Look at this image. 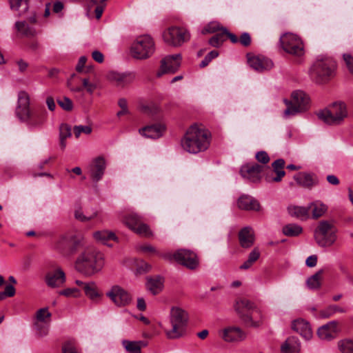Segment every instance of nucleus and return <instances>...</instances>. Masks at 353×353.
<instances>
[{
    "mask_svg": "<svg viewBox=\"0 0 353 353\" xmlns=\"http://www.w3.org/2000/svg\"><path fill=\"white\" fill-rule=\"evenodd\" d=\"M164 257L165 259L172 257L177 263L191 270L195 269L199 265L196 254L189 250L181 249L177 250L172 256L166 254Z\"/></svg>",
    "mask_w": 353,
    "mask_h": 353,
    "instance_id": "4468645a",
    "label": "nucleus"
},
{
    "mask_svg": "<svg viewBox=\"0 0 353 353\" xmlns=\"http://www.w3.org/2000/svg\"><path fill=\"white\" fill-rule=\"evenodd\" d=\"M51 313L48 311V308L39 309L36 314V322H40L43 323H50Z\"/></svg>",
    "mask_w": 353,
    "mask_h": 353,
    "instance_id": "49530a36",
    "label": "nucleus"
},
{
    "mask_svg": "<svg viewBox=\"0 0 353 353\" xmlns=\"http://www.w3.org/2000/svg\"><path fill=\"white\" fill-rule=\"evenodd\" d=\"M343 59L349 73L353 77V57L348 53L343 54Z\"/></svg>",
    "mask_w": 353,
    "mask_h": 353,
    "instance_id": "864d4df0",
    "label": "nucleus"
},
{
    "mask_svg": "<svg viewBox=\"0 0 353 353\" xmlns=\"http://www.w3.org/2000/svg\"><path fill=\"white\" fill-rule=\"evenodd\" d=\"M97 212H94L92 214L86 212L85 214H84L81 208L76 209L74 211L75 219L81 222L90 221L97 216Z\"/></svg>",
    "mask_w": 353,
    "mask_h": 353,
    "instance_id": "c03bdc74",
    "label": "nucleus"
},
{
    "mask_svg": "<svg viewBox=\"0 0 353 353\" xmlns=\"http://www.w3.org/2000/svg\"><path fill=\"white\" fill-rule=\"evenodd\" d=\"M122 345L128 353H141V349L146 343L143 341L123 340Z\"/></svg>",
    "mask_w": 353,
    "mask_h": 353,
    "instance_id": "c9c22d12",
    "label": "nucleus"
},
{
    "mask_svg": "<svg viewBox=\"0 0 353 353\" xmlns=\"http://www.w3.org/2000/svg\"><path fill=\"white\" fill-rule=\"evenodd\" d=\"M256 159L263 164H267L269 163L270 159L268 154L265 151L258 152L255 155Z\"/></svg>",
    "mask_w": 353,
    "mask_h": 353,
    "instance_id": "680f3d73",
    "label": "nucleus"
},
{
    "mask_svg": "<svg viewBox=\"0 0 353 353\" xmlns=\"http://www.w3.org/2000/svg\"><path fill=\"white\" fill-rule=\"evenodd\" d=\"M105 295L116 306L119 307L128 305L132 300L130 293L118 285L112 286Z\"/></svg>",
    "mask_w": 353,
    "mask_h": 353,
    "instance_id": "ddd939ff",
    "label": "nucleus"
},
{
    "mask_svg": "<svg viewBox=\"0 0 353 353\" xmlns=\"http://www.w3.org/2000/svg\"><path fill=\"white\" fill-rule=\"evenodd\" d=\"M151 268L150 265L145 261H141L140 264L137 265V271L139 274H143L148 272Z\"/></svg>",
    "mask_w": 353,
    "mask_h": 353,
    "instance_id": "338daca9",
    "label": "nucleus"
},
{
    "mask_svg": "<svg viewBox=\"0 0 353 353\" xmlns=\"http://www.w3.org/2000/svg\"><path fill=\"white\" fill-rule=\"evenodd\" d=\"M300 343L294 336L289 337L281 346L282 353H299L300 351Z\"/></svg>",
    "mask_w": 353,
    "mask_h": 353,
    "instance_id": "f704fd0d",
    "label": "nucleus"
},
{
    "mask_svg": "<svg viewBox=\"0 0 353 353\" xmlns=\"http://www.w3.org/2000/svg\"><path fill=\"white\" fill-rule=\"evenodd\" d=\"M238 207L241 210H259L260 205L259 202L248 195H243L238 199Z\"/></svg>",
    "mask_w": 353,
    "mask_h": 353,
    "instance_id": "2f4dec72",
    "label": "nucleus"
},
{
    "mask_svg": "<svg viewBox=\"0 0 353 353\" xmlns=\"http://www.w3.org/2000/svg\"><path fill=\"white\" fill-rule=\"evenodd\" d=\"M80 244V240L72 234L65 233L54 239L53 249L63 256L74 254Z\"/></svg>",
    "mask_w": 353,
    "mask_h": 353,
    "instance_id": "6e6552de",
    "label": "nucleus"
},
{
    "mask_svg": "<svg viewBox=\"0 0 353 353\" xmlns=\"http://www.w3.org/2000/svg\"><path fill=\"white\" fill-rule=\"evenodd\" d=\"M165 129L163 123H156L139 129V133L148 138L158 139L163 136Z\"/></svg>",
    "mask_w": 353,
    "mask_h": 353,
    "instance_id": "bb28decb",
    "label": "nucleus"
},
{
    "mask_svg": "<svg viewBox=\"0 0 353 353\" xmlns=\"http://www.w3.org/2000/svg\"><path fill=\"white\" fill-rule=\"evenodd\" d=\"M285 162L283 159H279L272 163V170L267 174L265 180L268 182H280L285 175L284 171Z\"/></svg>",
    "mask_w": 353,
    "mask_h": 353,
    "instance_id": "aec40b11",
    "label": "nucleus"
},
{
    "mask_svg": "<svg viewBox=\"0 0 353 353\" xmlns=\"http://www.w3.org/2000/svg\"><path fill=\"white\" fill-rule=\"evenodd\" d=\"M141 111L148 114H154L158 112L159 108L154 105H143L141 107Z\"/></svg>",
    "mask_w": 353,
    "mask_h": 353,
    "instance_id": "e2e57ef3",
    "label": "nucleus"
},
{
    "mask_svg": "<svg viewBox=\"0 0 353 353\" xmlns=\"http://www.w3.org/2000/svg\"><path fill=\"white\" fill-rule=\"evenodd\" d=\"M323 270H319L307 279L306 284L310 290H317L321 287Z\"/></svg>",
    "mask_w": 353,
    "mask_h": 353,
    "instance_id": "a19ab883",
    "label": "nucleus"
},
{
    "mask_svg": "<svg viewBox=\"0 0 353 353\" xmlns=\"http://www.w3.org/2000/svg\"><path fill=\"white\" fill-rule=\"evenodd\" d=\"M12 10H19L21 7L26 11L28 8V0H10Z\"/></svg>",
    "mask_w": 353,
    "mask_h": 353,
    "instance_id": "8fccbe9b",
    "label": "nucleus"
},
{
    "mask_svg": "<svg viewBox=\"0 0 353 353\" xmlns=\"http://www.w3.org/2000/svg\"><path fill=\"white\" fill-rule=\"evenodd\" d=\"M155 51L153 39L148 34L141 35L132 43L130 54L136 59H146L150 57Z\"/></svg>",
    "mask_w": 353,
    "mask_h": 353,
    "instance_id": "39448f33",
    "label": "nucleus"
},
{
    "mask_svg": "<svg viewBox=\"0 0 353 353\" xmlns=\"http://www.w3.org/2000/svg\"><path fill=\"white\" fill-rule=\"evenodd\" d=\"M280 43L285 52L301 57L304 54V46L302 40L296 34L285 33L280 37Z\"/></svg>",
    "mask_w": 353,
    "mask_h": 353,
    "instance_id": "9b49d317",
    "label": "nucleus"
},
{
    "mask_svg": "<svg viewBox=\"0 0 353 353\" xmlns=\"http://www.w3.org/2000/svg\"><path fill=\"white\" fill-rule=\"evenodd\" d=\"M338 346L342 353H353V341L352 340H341L339 342Z\"/></svg>",
    "mask_w": 353,
    "mask_h": 353,
    "instance_id": "09e8293b",
    "label": "nucleus"
},
{
    "mask_svg": "<svg viewBox=\"0 0 353 353\" xmlns=\"http://www.w3.org/2000/svg\"><path fill=\"white\" fill-rule=\"evenodd\" d=\"M59 137L60 138H68L71 137V128L69 125L63 123L61 124L59 129Z\"/></svg>",
    "mask_w": 353,
    "mask_h": 353,
    "instance_id": "13d9d810",
    "label": "nucleus"
},
{
    "mask_svg": "<svg viewBox=\"0 0 353 353\" xmlns=\"http://www.w3.org/2000/svg\"><path fill=\"white\" fill-rule=\"evenodd\" d=\"M76 138H79L81 133L89 134L92 132V128L89 125H75L73 129Z\"/></svg>",
    "mask_w": 353,
    "mask_h": 353,
    "instance_id": "603ef678",
    "label": "nucleus"
},
{
    "mask_svg": "<svg viewBox=\"0 0 353 353\" xmlns=\"http://www.w3.org/2000/svg\"><path fill=\"white\" fill-rule=\"evenodd\" d=\"M123 222L130 230L139 235L145 237L152 235L148 225L143 223L141 217L135 213H130L125 216Z\"/></svg>",
    "mask_w": 353,
    "mask_h": 353,
    "instance_id": "2eb2a0df",
    "label": "nucleus"
},
{
    "mask_svg": "<svg viewBox=\"0 0 353 353\" xmlns=\"http://www.w3.org/2000/svg\"><path fill=\"white\" fill-rule=\"evenodd\" d=\"M81 85H77L72 82H68L70 90L75 94L77 100L82 102L84 97V91L85 90L89 94L92 95L97 88V85L90 82L88 79H81Z\"/></svg>",
    "mask_w": 353,
    "mask_h": 353,
    "instance_id": "f3484780",
    "label": "nucleus"
},
{
    "mask_svg": "<svg viewBox=\"0 0 353 353\" xmlns=\"http://www.w3.org/2000/svg\"><path fill=\"white\" fill-rule=\"evenodd\" d=\"M287 108L284 111V116L288 117L307 108L310 98L303 91L296 90L292 94V101L284 100Z\"/></svg>",
    "mask_w": 353,
    "mask_h": 353,
    "instance_id": "9d476101",
    "label": "nucleus"
},
{
    "mask_svg": "<svg viewBox=\"0 0 353 353\" xmlns=\"http://www.w3.org/2000/svg\"><path fill=\"white\" fill-rule=\"evenodd\" d=\"M30 96L25 91H20L18 94V105L16 114L20 119L21 117H27V113L30 110Z\"/></svg>",
    "mask_w": 353,
    "mask_h": 353,
    "instance_id": "c85d7f7f",
    "label": "nucleus"
},
{
    "mask_svg": "<svg viewBox=\"0 0 353 353\" xmlns=\"http://www.w3.org/2000/svg\"><path fill=\"white\" fill-rule=\"evenodd\" d=\"M92 236L96 241L104 245H108V246H110V245L108 244L110 241L117 240V237L114 232L106 230L96 231L93 232Z\"/></svg>",
    "mask_w": 353,
    "mask_h": 353,
    "instance_id": "473e14b6",
    "label": "nucleus"
},
{
    "mask_svg": "<svg viewBox=\"0 0 353 353\" xmlns=\"http://www.w3.org/2000/svg\"><path fill=\"white\" fill-rule=\"evenodd\" d=\"M137 250L139 252H141L142 253H145V254H159L157 249L150 244H143V245H139L137 247Z\"/></svg>",
    "mask_w": 353,
    "mask_h": 353,
    "instance_id": "5fc2aeb1",
    "label": "nucleus"
},
{
    "mask_svg": "<svg viewBox=\"0 0 353 353\" xmlns=\"http://www.w3.org/2000/svg\"><path fill=\"white\" fill-rule=\"evenodd\" d=\"M282 231L287 236H297L302 232L303 229L297 224L290 223L283 226Z\"/></svg>",
    "mask_w": 353,
    "mask_h": 353,
    "instance_id": "37998d69",
    "label": "nucleus"
},
{
    "mask_svg": "<svg viewBox=\"0 0 353 353\" xmlns=\"http://www.w3.org/2000/svg\"><path fill=\"white\" fill-rule=\"evenodd\" d=\"M83 290L85 294L92 301L97 302L102 297V293L94 282H88L85 284Z\"/></svg>",
    "mask_w": 353,
    "mask_h": 353,
    "instance_id": "72a5a7b5",
    "label": "nucleus"
},
{
    "mask_svg": "<svg viewBox=\"0 0 353 353\" xmlns=\"http://www.w3.org/2000/svg\"><path fill=\"white\" fill-rule=\"evenodd\" d=\"M221 28H224L222 27L219 23L216 21H212L204 26V28L201 30V34H206L214 33L218 31H221Z\"/></svg>",
    "mask_w": 353,
    "mask_h": 353,
    "instance_id": "de8ad7c7",
    "label": "nucleus"
},
{
    "mask_svg": "<svg viewBox=\"0 0 353 353\" xmlns=\"http://www.w3.org/2000/svg\"><path fill=\"white\" fill-rule=\"evenodd\" d=\"M338 323L332 321L319 328L317 334L321 339L330 340L334 338L336 334Z\"/></svg>",
    "mask_w": 353,
    "mask_h": 353,
    "instance_id": "c756f323",
    "label": "nucleus"
},
{
    "mask_svg": "<svg viewBox=\"0 0 353 353\" xmlns=\"http://www.w3.org/2000/svg\"><path fill=\"white\" fill-rule=\"evenodd\" d=\"M163 281L160 276L150 278L147 282V289L154 295L159 294L163 289Z\"/></svg>",
    "mask_w": 353,
    "mask_h": 353,
    "instance_id": "e433bc0d",
    "label": "nucleus"
},
{
    "mask_svg": "<svg viewBox=\"0 0 353 353\" xmlns=\"http://www.w3.org/2000/svg\"><path fill=\"white\" fill-rule=\"evenodd\" d=\"M347 112L345 103H334L327 108L321 110L317 116L319 119L328 125H339L347 117Z\"/></svg>",
    "mask_w": 353,
    "mask_h": 353,
    "instance_id": "423d86ee",
    "label": "nucleus"
},
{
    "mask_svg": "<svg viewBox=\"0 0 353 353\" xmlns=\"http://www.w3.org/2000/svg\"><path fill=\"white\" fill-rule=\"evenodd\" d=\"M45 281L47 285L50 288L61 287L65 282V272L61 268L57 267L47 272Z\"/></svg>",
    "mask_w": 353,
    "mask_h": 353,
    "instance_id": "6ab92c4d",
    "label": "nucleus"
},
{
    "mask_svg": "<svg viewBox=\"0 0 353 353\" xmlns=\"http://www.w3.org/2000/svg\"><path fill=\"white\" fill-rule=\"evenodd\" d=\"M292 327L306 340H310L312 336V332L309 323L303 319L294 321Z\"/></svg>",
    "mask_w": 353,
    "mask_h": 353,
    "instance_id": "7c9ffc66",
    "label": "nucleus"
},
{
    "mask_svg": "<svg viewBox=\"0 0 353 353\" xmlns=\"http://www.w3.org/2000/svg\"><path fill=\"white\" fill-rule=\"evenodd\" d=\"M118 105L121 108V110L119 111L117 114L119 117L129 113L128 103L125 99H120L118 101Z\"/></svg>",
    "mask_w": 353,
    "mask_h": 353,
    "instance_id": "4d7b16f0",
    "label": "nucleus"
},
{
    "mask_svg": "<svg viewBox=\"0 0 353 353\" xmlns=\"http://www.w3.org/2000/svg\"><path fill=\"white\" fill-rule=\"evenodd\" d=\"M234 308L242 323L248 327H259L263 324L261 311L250 300L239 298L235 301Z\"/></svg>",
    "mask_w": 353,
    "mask_h": 353,
    "instance_id": "7ed1b4c3",
    "label": "nucleus"
},
{
    "mask_svg": "<svg viewBox=\"0 0 353 353\" xmlns=\"http://www.w3.org/2000/svg\"><path fill=\"white\" fill-rule=\"evenodd\" d=\"M163 38L168 45L177 47L189 41L190 34L184 28L172 26L164 31Z\"/></svg>",
    "mask_w": 353,
    "mask_h": 353,
    "instance_id": "f8f14e48",
    "label": "nucleus"
},
{
    "mask_svg": "<svg viewBox=\"0 0 353 353\" xmlns=\"http://www.w3.org/2000/svg\"><path fill=\"white\" fill-rule=\"evenodd\" d=\"M63 353H79L74 343L72 341L65 343L62 347Z\"/></svg>",
    "mask_w": 353,
    "mask_h": 353,
    "instance_id": "052dcab7",
    "label": "nucleus"
},
{
    "mask_svg": "<svg viewBox=\"0 0 353 353\" xmlns=\"http://www.w3.org/2000/svg\"><path fill=\"white\" fill-rule=\"evenodd\" d=\"M336 63L330 58L316 60L310 69L311 77L318 83L327 81L334 74Z\"/></svg>",
    "mask_w": 353,
    "mask_h": 353,
    "instance_id": "20e7f679",
    "label": "nucleus"
},
{
    "mask_svg": "<svg viewBox=\"0 0 353 353\" xmlns=\"http://www.w3.org/2000/svg\"><path fill=\"white\" fill-rule=\"evenodd\" d=\"M27 114V117H21L20 119L26 121L31 126L35 127L42 125L46 119V113L43 110L32 109L30 110Z\"/></svg>",
    "mask_w": 353,
    "mask_h": 353,
    "instance_id": "a878e982",
    "label": "nucleus"
},
{
    "mask_svg": "<svg viewBox=\"0 0 353 353\" xmlns=\"http://www.w3.org/2000/svg\"><path fill=\"white\" fill-rule=\"evenodd\" d=\"M239 41L241 43V44L243 46H249L251 43V37L249 33L244 32L243 33L239 39Z\"/></svg>",
    "mask_w": 353,
    "mask_h": 353,
    "instance_id": "0e129e2a",
    "label": "nucleus"
},
{
    "mask_svg": "<svg viewBox=\"0 0 353 353\" xmlns=\"http://www.w3.org/2000/svg\"><path fill=\"white\" fill-rule=\"evenodd\" d=\"M90 176L93 181L97 182L102 178L105 169V159L99 157L88 166Z\"/></svg>",
    "mask_w": 353,
    "mask_h": 353,
    "instance_id": "4be33fe9",
    "label": "nucleus"
},
{
    "mask_svg": "<svg viewBox=\"0 0 353 353\" xmlns=\"http://www.w3.org/2000/svg\"><path fill=\"white\" fill-rule=\"evenodd\" d=\"M261 253L258 248H254L249 254L248 259L252 263H255L260 257Z\"/></svg>",
    "mask_w": 353,
    "mask_h": 353,
    "instance_id": "69168bd1",
    "label": "nucleus"
},
{
    "mask_svg": "<svg viewBox=\"0 0 353 353\" xmlns=\"http://www.w3.org/2000/svg\"><path fill=\"white\" fill-rule=\"evenodd\" d=\"M264 168V165L257 163H248L241 167L240 173L243 177L252 182H257L261 179V174L263 172Z\"/></svg>",
    "mask_w": 353,
    "mask_h": 353,
    "instance_id": "a211bd4d",
    "label": "nucleus"
},
{
    "mask_svg": "<svg viewBox=\"0 0 353 353\" xmlns=\"http://www.w3.org/2000/svg\"><path fill=\"white\" fill-rule=\"evenodd\" d=\"M15 27L18 32L21 33L22 35L31 37L36 35L37 32L35 29L28 25L26 21H17L15 23Z\"/></svg>",
    "mask_w": 353,
    "mask_h": 353,
    "instance_id": "ea45409f",
    "label": "nucleus"
},
{
    "mask_svg": "<svg viewBox=\"0 0 353 353\" xmlns=\"http://www.w3.org/2000/svg\"><path fill=\"white\" fill-rule=\"evenodd\" d=\"M226 28H221L220 32L210 39L209 43L213 47L219 48L226 40Z\"/></svg>",
    "mask_w": 353,
    "mask_h": 353,
    "instance_id": "79ce46f5",
    "label": "nucleus"
},
{
    "mask_svg": "<svg viewBox=\"0 0 353 353\" xmlns=\"http://www.w3.org/2000/svg\"><path fill=\"white\" fill-rule=\"evenodd\" d=\"M309 212H312L313 219H318L327 211V206L321 201H316L308 205Z\"/></svg>",
    "mask_w": 353,
    "mask_h": 353,
    "instance_id": "4c0bfd02",
    "label": "nucleus"
},
{
    "mask_svg": "<svg viewBox=\"0 0 353 353\" xmlns=\"http://www.w3.org/2000/svg\"><path fill=\"white\" fill-rule=\"evenodd\" d=\"M16 63L19 67V72L21 73L25 72L29 67L28 63L23 59L17 60Z\"/></svg>",
    "mask_w": 353,
    "mask_h": 353,
    "instance_id": "774afa93",
    "label": "nucleus"
},
{
    "mask_svg": "<svg viewBox=\"0 0 353 353\" xmlns=\"http://www.w3.org/2000/svg\"><path fill=\"white\" fill-rule=\"evenodd\" d=\"M238 238L240 245L243 248H250L254 243L255 236L252 228L245 227L242 228L238 234Z\"/></svg>",
    "mask_w": 353,
    "mask_h": 353,
    "instance_id": "cd10ccee",
    "label": "nucleus"
},
{
    "mask_svg": "<svg viewBox=\"0 0 353 353\" xmlns=\"http://www.w3.org/2000/svg\"><path fill=\"white\" fill-rule=\"evenodd\" d=\"M337 229L327 221H322L319 223L314 232V238L321 247H330L336 241Z\"/></svg>",
    "mask_w": 353,
    "mask_h": 353,
    "instance_id": "0eeeda50",
    "label": "nucleus"
},
{
    "mask_svg": "<svg viewBox=\"0 0 353 353\" xmlns=\"http://www.w3.org/2000/svg\"><path fill=\"white\" fill-rule=\"evenodd\" d=\"M210 140L211 134L208 130L192 125L181 140V146L189 153L197 154L209 148Z\"/></svg>",
    "mask_w": 353,
    "mask_h": 353,
    "instance_id": "f257e3e1",
    "label": "nucleus"
},
{
    "mask_svg": "<svg viewBox=\"0 0 353 353\" xmlns=\"http://www.w3.org/2000/svg\"><path fill=\"white\" fill-rule=\"evenodd\" d=\"M346 310L343 307H339L336 305H332L327 307L325 310L321 312V315L323 318H329L336 312L345 313Z\"/></svg>",
    "mask_w": 353,
    "mask_h": 353,
    "instance_id": "a18cd8bd",
    "label": "nucleus"
},
{
    "mask_svg": "<svg viewBox=\"0 0 353 353\" xmlns=\"http://www.w3.org/2000/svg\"><path fill=\"white\" fill-rule=\"evenodd\" d=\"M248 62L251 68L258 72L269 70L273 67L270 59L261 55L248 57Z\"/></svg>",
    "mask_w": 353,
    "mask_h": 353,
    "instance_id": "5701e85b",
    "label": "nucleus"
},
{
    "mask_svg": "<svg viewBox=\"0 0 353 353\" xmlns=\"http://www.w3.org/2000/svg\"><path fill=\"white\" fill-rule=\"evenodd\" d=\"M288 212L292 216L301 220L307 219L310 217L309 208L307 207L292 206L288 208Z\"/></svg>",
    "mask_w": 353,
    "mask_h": 353,
    "instance_id": "58836bf2",
    "label": "nucleus"
},
{
    "mask_svg": "<svg viewBox=\"0 0 353 353\" xmlns=\"http://www.w3.org/2000/svg\"><path fill=\"white\" fill-rule=\"evenodd\" d=\"M181 55L176 54L168 55L161 61V65L157 72V77H161L165 74L174 73L181 65Z\"/></svg>",
    "mask_w": 353,
    "mask_h": 353,
    "instance_id": "dca6fc26",
    "label": "nucleus"
},
{
    "mask_svg": "<svg viewBox=\"0 0 353 353\" xmlns=\"http://www.w3.org/2000/svg\"><path fill=\"white\" fill-rule=\"evenodd\" d=\"M296 183L303 188L311 189L319 183L318 178L313 174L304 172H299L294 176Z\"/></svg>",
    "mask_w": 353,
    "mask_h": 353,
    "instance_id": "393cba45",
    "label": "nucleus"
},
{
    "mask_svg": "<svg viewBox=\"0 0 353 353\" xmlns=\"http://www.w3.org/2000/svg\"><path fill=\"white\" fill-rule=\"evenodd\" d=\"M105 264L104 254L93 248H87L77 257L76 270L86 276H92L101 270Z\"/></svg>",
    "mask_w": 353,
    "mask_h": 353,
    "instance_id": "f03ea898",
    "label": "nucleus"
},
{
    "mask_svg": "<svg viewBox=\"0 0 353 353\" xmlns=\"http://www.w3.org/2000/svg\"><path fill=\"white\" fill-rule=\"evenodd\" d=\"M108 79L117 86L124 87L131 83L135 79V74L132 72L118 73L110 72L108 74Z\"/></svg>",
    "mask_w": 353,
    "mask_h": 353,
    "instance_id": "b1692460",
    "label": "nucleus"
},
{
    "mask_svg": "<svg viewBox=\"0 0 353 353\" xmlns=\"http://www.w3.org/2000/svg\"><path fill=\"white\" fill-rule=\"evenodd\" d=\"M57 103L65 111H71L73 108V103L68 97H64L59 99Z\"/></svg>",
    "mask_w": 353,
    "mask_h": 353,
    "instance_id": "3c124183",
    "label": "nucleus"
},
{
    "mask_svg": "<svg viewBox=\"0 0 353 353\" xmlns=\"http://www.w3.org/2000/svg\"><path fill=\"white\" fill-rule=\"evenodd\" d=\"M50 323H43L40 322L35 323L36 329L41 336H46L48 334L49 331Z\"/></svg>",
    "mask_w": 353,
    "mask_h": 353,
    "instance_id": "6e6d98bb",
    "label": "nucleus"
},
{
    "mask_svg": "<svg viewBox=\"0 0 353 353\" xmlns=\"http://www.w3.org/2000/svg\"><path fill=\"white\" fill-rule=\"evenodd\" d=\"M188 314L182 309L173 307L170 312V323L172 328L166 331L170 339H176L181 336L185 332L188 322Z\"/></svg>",
    "mask_w": 353,
    "mask_h": 353,
    "instance_id": "1a4fd4ad",
    "label": "nucleus"
},
{
    "mask_svg": "<svg viewBox=\"0 0 353 353\" xmlns=\"http://www.w3.org/2000/svg\"><path fill=\"white\" fill-rule=\"evenodd\" d=\"M59 294L67 297H78L80 296V291L77 288H67L60 291Z\"/></svg>",
    "mask_w": 353,
    "mask_h": 353,
    "instance_id": "bf43d9fd",
    "label": "nucleus"
},
{
    "mask_svg": "<svg viewBox=\"0 0 353 353\" xmlns=\"http://www.w3.org/2000/svg\"><path fill=\"white\" fill-rule=\"evenodd\" d=\"M222 339L226 342H240L244 341L247 334L239 327H228L222 332Z\"/></svg>",
    "mask_w": 353,
    "mask_h": 353,
    "instance_id": "412c9836",
    "label": "nucleus"
}]
</instances>
